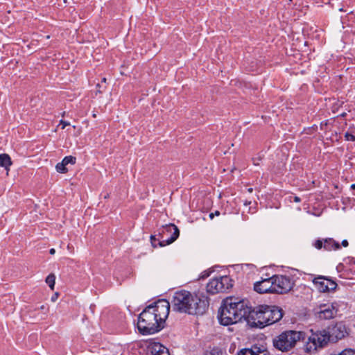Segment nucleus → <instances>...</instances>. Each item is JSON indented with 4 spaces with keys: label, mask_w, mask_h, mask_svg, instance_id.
I'll use <instances>...</instances> for the list:
<instances>
[{
    "label": "nucleus",
    "mask_w": 355,
    "mask_h": 355,
    "mask_svg": "<svg viewBox=\"0 0 355 355\" xmlns=\"http://www.w3.org/2000/svg\"><path fill=\"white\" fill-rule=\"evenodd\" d=\"M174 311L191 315H202L208 309L209 298L203 294L196 295L186 290L174 293L171 300Z\"/></svg>",
    "instance_id": "f257e3e1"
},
{
    "label": "nucleus",
    "mask_w": 355,
    "mask_h": 355,
    "mask_svg": "<svg viewBox=\"0 0 355 355\" xmlns=\"http://www.w3.org/2000/svg\"><path fill=\"white\" fill-rule=\"evenodd\" d=\"M284 315V311L278 306L259 305L253 309L250 308L247 322L251 327L263 329L278 322Z\"/></svg>",
    "instance_id": "f03ea898"
},
{
    "label": "nucleus",
    "mask_w": 355,
    "mask_h": 355,
    "mask_svg": "<svg viewBox=\"0 0 355 355\" xmlns=\"http://www.w3.org/2000/svg\"><path fill=\"white\" fill-rule=\"evenodd\" d=\"M311 335L308 338L309 341L306 347L309 352L323 347L329 341L336 343L348 335L347 329L342 322L329 327L328 331L323 329L314 331L311 329Z\"/></svg>",
    "instance_id": "7ed1b4c3"
},
{
    "label": "nucleus",
    "mask_w": 355,
    "mask_h": 355,
    "mask_svg": "<svg viewBox=\"0 0 355 355\" xmlns=\"http://www.w3.org/2000/svg\"><path fill=\"white\" fill-rule=\"evenodd\" d=\"M236 300L233 298H227L223 300L218 313V318L222 325L235 324L243 318L247 321L250 307L247 306L243 301Z\"/></svg>",
    "instance_id": "20e7f679"
},
{
    "label": "nucleus",
    "mask_w": 355,
    "mask_h": 355,
    "mask_svg": "<svg viewBox=\"0 0 355 355\" xmlns=\"http://www.w3.org/2000/svg\"><path fill=\"white\" fill-rule=\"evenodd\" d=\"M152 309L147 306L139 315L137 325L139 332L142 335L154 334L164 327V325L158 321Z\"/></svg>",
    "instance_id": "39448f33"
},
{
    "label": "nucleus",
    "mask_w": 355,
    "mask_h": 355,
    "mask_svg": "<svg viewBox=\"0 0 355 355\" xmlns=\"http://www.w3.org/2000/svg\"><path fill=\"white\" fill-rule=\"evenodd\" d=\"M304 339V332L286 330L272 338V345L276 349L288 352L295 347L298 341Z\"/></svg>",
    "instance_id": "423d86ee"
},
{
    "label": "nucleus",
    "mask_w": 355,
    "mask_h": 355,
    "mask_svg": "<svg viewBox=\"0 0 355 355\" xmlns=\"http://www.w3.org/2000/svg\"><path fill=\"white\" fill-rule=\"evenodd\" d=\"M233 286V280L227 275L214 277L207 283L206 288L209 294L214 295L227 291Z\"/></svg>",
    "instance_id": "0eeeda50"
},
{
    "label": "nucleus",
    "mask_w": 355,
    "mask_h": 355,
    "mask_svg": "<svg viewBox=\"0 0 355 355\" xmlns=\"http://www.w3.org/2000/svg\"><path fill=\"white\" fill-rule=\"evenodd\" d=\"M179 235L180 230L175 225L170 223L162 226L159 230L158 245L163 247L171 244L179 237Z\"/></svg>",
    "instance_id": "6e6552de"
},
{
    "label": "nucleus",
    "mask_w": 355,
    "mask_h": 355,
    "mask_svg": "<svg viewBox=\"0 0 355 355\" xmlns=\"http://www.w3.org/2000/svg\"><path fill=\"white\" fill-rule=\"evenodd\" d=\"M274 281V293L284 294L288 293L294 286L293 279L287 275H275L272 276Z\"/></svg>",
    "instance_id": "1a4fd4ad"
},
{
    "label": "nucleus",
    "mask_w": 355,
    "mask_h": 355,
    "mask_svg": "<svg viewBox=\"0 0 355 355\" xmlns=\"http://www.w3.org/2000/svg\"><path fill=\"white\" fill-rule=\"evenodd\" d=\"M170 302L165 300L161 299L150 304L148 306L152 307L153 312L158 318V321L164 325L165 320L168 318L171 307Z\"/></svg>",
    "instance_id": "9d476101"
},
{
    "label": "nucleus",
    "mask_w": 355,
    "mask_h": 355,
    "mask_svg": "<svg viewBox=\"0 0 355 355\" xmlns=\"http://www.w3.org/2000/svg\"><path fill=\"white\" fill-rule=\"evenodd\" d=\"M312 282L320 293L333 292L337 288L336 282L327 276L318 275L314 277Z\"/></svg>",
    "instance_id": "9b49d317"
},
{
    "label": "nucleus",
    "mask_w": 355,
    "mask_h": 355,
    "mask_svg": "<svg viewBox=\"0 0 355 355\" xmlns=\"http://www.w3.org/2000/svg\"><path fill=\"white\" fill-rule=\"evenodd\" d=\"M313 246L317 250L323 248L327 251L338 250L340 249V244L332 238L318 239L313 243Z\"/></svg>",
    "instance_id": "f8f14e48"
},
{
    "label": "nucleus",
    "mask_w": 355,
    "mask_h": 355,
    "mask_svg": "<svg viewBox=\"0 0 355 355\" xmlns=\"http://www.w3.org/2000/svg\"><path fill=\"white\" fill-rule=\"evenodd\" d=\"M274 281L271 277L262 279L254 284V290L259 293H274Z\"/></svg>",
    "instance_id": "ddd939ff"
},
{
    "label": "nucleus",
    "mask_w": 355,
    "mask_h": 355,
    "mask_svg": "<svg viewBox=\"0 0 355 355\" xmlns=\"http://www.w3.org/2000/svg\"><path fill=\"white\" fill-rule=\"evenodd\" d=\"M336 311L333 305L322 304L320 306V311L317 315L320 319L329 320L334 317Z\"/></svg>",
    "instance_id": "4468645a"
},
{
    "label": "nucleus",
    "mask_w": 355,
    "mask_h": 355,
    "mask_svg": "<svg viewBox=\"0 0 355 355\" xmlns=\"http://www.w3.org/2000/svg\"><path fill=\"white\" fill-rule=\"evenodd\" d=\"M76 158L75 157L71 155L66 156L63 158L61 162H59L56 164V171L60 173H66L68 172V169L66 167L67 165H68L69 164L73 165L76 164Z\"/></svg>",
    "instance_id": "2eb2a0df"
},
{
    "label": "nucleus",
    "mask_w": 355,
    "mask_h": 355,
    "mask_svg": "<svg viewBox=\"0 0 355 355\" xmlns=\"http://www.w3.org/2000/svg\"><path fill=\"white\" fill-rule=\"evenodd\" d=\"M150 355H170L167 349L162 345H155L150 349Z\"/></svg>",
    "instance_id": "dca6fc26"
},
{
    "label": "nucleus",
    "mask_w": 355,
    "mask_h": 355,
    "mask_svg": "<svg viewBox=\"0 0 355 355\" xmlns=\"http://www.w3.org/2000/svg\"><path fill=\"white\" fill-rule=\"evenodd\" d=\"M260 352L257 345H253L251 348H244L238 352L237 355H256Z\"/></svg>",
    "instance_id": "f3484780"
},
{
    "label": "nucleus",
    "mask_w": 355,
    "mask_h": 355,
    "mask_svg": "<svg viewBox=\"0 0 355 355\" xmlns=\"http://www.w3.org/2000/svg\"><path fill=\"white\" fill-rule=\"evenodd\" d=\"M12 164L10 156L8 154L0 155V166L4 167L6 169Z\"/></svg>",
    "instance_id": "a211bd4d"
},
{
    "label": "nucleus",
    "mask_w": 355,
    "mask_h": 355,
    "mask_svg": "<svg viewBox=\"0 0 355 355\" xmlns=\"http://www.w3.org/2000/svg\"><path fill=\"white\" fill-rule=\"evenodd\" d=\"M55 276L53 274L49 275L46 278V283L49 285L51 289L54 290Z\"/></svg>",
    "instance_id": "6ab92c4d"
},
{
    "label": "nucleus",
    "mask_w": 355,
    "mask_h": 355,
    "mask_svg": "<svg viewBox=\"0 0 355 355\" xmlns=\"http://www.w3.org/2000/svg\"><path fill=\"white\" fill-rule=\"evenodd\" d=\"M224 352L218 348V347H214L212 349L207 355H224Z\"/></svg>",
    "instance_id": "aec40b11"
},
{
    "label": "nucleus",
    "mask_w": 355,
    "mask_h": 355,
    "mask_svg": "<svg viewBox=\"0 0 355 355\" xmlns=\"http://www.w3.org/2000/svg\"><path fill=\"white\" fill-rule=\"evenodd\" d=\"M260 352L256 353V355H270L268 351L263 346H258Z\"/></svg>",
    "instance_id": "412c9836"
},
{
    "label": "nucleus",
    "mask_w": 355,
    "mask_h": 355,
    "mask_svg": "<svg viewBox=\"0 0 355 355\" xmlns=\"http://www.w3.org/2000/svg\"><path fill=\"white\" fill-rule=\"evenodd\" d=\"M338 355H355V350L346 349L341 352Z\"/></svg>",
    "instance_id": "4be33fe9"
},
{
    "label": "nucleus",
    "mask_w": 355,
    "mask_h": 355,
    "mask_svg": "<svg viewBox=\"0 0 355 355\" xmlns=\"http://www.w3.org/2000/svg\"><path fill=\"white\" fill-rule=\"evenodd\" d=\"M345 138L347 141H355V135L347 132L345 134Z\"/></svg>",
    "instance_id": "5701e85b"
},
{
    "label": "nucleus",
    "mask_w": 355,
    "mask_h": 355,
    "mask_svg": "<svg viewBox=\"0 0 355 355\" xmlns=\"http://www.w3.org/2000/svg\"><path fill=\"white\" fill-rule=\"evenodd\" d=\"M261 160V157L260 156L257 157L252 158L253 164L255 166L259 165V162Z\"/></svg>",
    "instance_id": "b1692460"
},
{
    "label": "nucleus",
    "mask_w": 355,
    "mask_h": 355,
    "mask_svg": "<svg viewBox=\"0 0 355 355\" xmlns=\"http://www.w3.org/2000/svg\"><path fill=\"white\" fill-rule=\"evenodd\" d=\"M156 241H157V239L155 238V236L151 235L150 236V241H151L153 247H154V248L157 247Z\"/></svg>",
    "instance_id": "393cba45"
},
{
    "label": "nucleus",
    "mask_w": 355,
    "mask_h": 355,
    "mask_svg": "<svg viewBox=\"0 0 355 355\" xmlns=\"http://www.w3.org/2000/svg\"><path fill=\"white\" fill-rule=\"evenodd\" d=\"M60 125H62V129H64L65 127L70 125L69 122L61 120L60 121Z\"/></svg>",
    "instance_id": "a878e982"
},
{
    "label": "nucleus",
    "mask_w": 355,
    "mask_h": 355,
    "mask_svg": "<svg viewBox=\"0 0 355 355\" xmlns=\"http://www.w3.org/2000/svg\"><path fill=\"white\" fill-rule=\"evenodd\" d=\"M210 272L204 271L200 276V279H205L209 276Z\"/></svg>",
    "instance_id": "bb28decb"
},
{
    "label": "nucleus",
    "mask_w": 355,
    "mask_h": 355,
    "mask_svg": "<svg viewBox=\"0 0 355 355\" xmlns=\"http://www.w3.org/2000/svg\"><path fill=\"white\" fill-rule=\"evenodd\" d=\"M341 245H342L343 247H345V248H346V247H347V246L349 245V243H348V241H347L346 239H345V240H343V241H342Z\"/></svg>",
    "instance_id": "cd10ccee"
},
{
    "label": "nucleus",
    "mask_w": 355,
    "mask_h": 355,
    "mask_svg": "<svg viewBox=\"0 0 355 355\" xmlns=\"http://www.w3.org/2000/svg\"><path fill=\"white\" fill-rule=\"evenodd\" d=\"M293 201L295 202H300L301 201V198L298 196H295L293 198Z\"/></svg>",
    "instance_id": "c85d7f7f"
},
{
    "label": "nucleus",
    "mask_w": 355,
    "mask_h": 355,
    "mask_svg": "<svg viewBox=\"0 0 355 355\" xmlns=\"http://www.w3.org/2000/svg\"><path fill=\"white\" fill-rule=\"evenodd\" d=\"M58 293H55V295L52 296L51 301L55 302L58 298Z\"/></svg>",
    "instance_id": "c756f323"
},
{
    "label": "nucleus",
    "mask_w": 355,
    "mask_h": 355,
    "mask_svg": "<svg viewBox=\"0 0 355 355\" xmlns=\"http://www.w3.org/2000/svg\"><path fill=\"white\" fill-rule=\"evenodd\" d=\"M213 214L214 215V216H218L220 214V213L219 211L216 210L214 212H213Z\"/></svg>",
    "instance_id": "7c9ffc66"
},
{
    "label": "nucleus",
    "mask_w": 355,
    "mask_h": 355,
    "mask_svg": "<svg viewBox=\"0 0 355 355\" xmlns=\"http://www.w3.org/2000/svg\"><path fill=\"white\" fill-rule=\"evenodd\" d=\"M49 253H50L51 254H54L55 253V249H54V248H51V249H50V250H49Z\"/></svg>",
    "instance_id": "2f4dec72"
},
{
    "label": "nucleus",
    "mask_w": 355,
    "mask_h": 355,
    "mask_svg": "<svg viewBox=\"0 0 355 355\" xmlns=\"http://www.w3.org/2000/svg\"><path fill=\"white\" fill-rule=\"evenodd\" d=\"M214 215L213 214V212H212V213H210V214H209V218H210L211 219H213V218H214Z\"/></svg>",
    "instance_id": "473e14b6"
},
{
    "label": "nucleus",
    "mask_w": 355,
    "mask_h": 355,
    "mask_svg": "<svg viewBox=\"0 0 355 355\" xmlns=\"http://www.w3.org/2000/svg\"><path fill=\"white\" fill-rule=\"evenodd\" d=\"M351 189L355 190V184L351 185Z\"/></svg>",
    "instance_id": "72a5a7b5"
},
{
    "label": "nucleus",
    "mask_w": 355,
    "mask_h": 355,
    "mask_svg": "<svg viewBox=\"0 0 355 355\" xmlns=\"http://www.w3.org/2000/svg\"><path fill=\"white\" fill-rule=\"evenodd\" d=\"M71 248H73V246L70 245L69 244L67 245V249L70 250Z\"/></svg>",
    "instance_id": "f704fd0d"
},
{
    "label": "nucleus",
    "mask_w": 355,
    "mask_h": 355,
    "mask_svg": "<svg viewBox=\"0 0 355 355\" xmlns=\"http://www.w3.org/2000/svg\"><path fill=\"white\" fill-rule=\"evenodd\" d=\"M250 203H251V202H250V201H249V202L246 201V202L244 203V205H250Z\"/></svg>",
    "instance_id": "c9c22d12"
},
{
    "label": "nucleus",
    "mask_w": 355,
    "mask_h": 355,
    "mask_svg": "<svg viewBox=\"0 0 355 355\" xmlns=\"http://www.w3.org/2000/svg\"><path fill=\"white\" fill-rule=\"evenodd\" d=\"M102 82H103V83H106V78H102Z\"/></svg>",
    "instance_id": "e433bc0d"
},
{
    "label": "nucleus",
    "mask_w": 355,
    "mask_h": 355,
    "mask_svg": "<svg viewBox=\"0 0 355 355\" xmlns=\"http://www.w3.org/2000/svg\"><path fill=\"white\" fill-rule=\"evenodd\" d=\"M248 190L249 192H252V191H253L252 188H249Z\"/></svg>",
    "instance_id": "4c0bfd02"
},
{
    "label": "nucleus",
    "mask_w": 355,
    "mask_h": 355,
    "mask_svg": "<svg viewBox=\"0 0 355 355\" xmlns=\"http://www.w3.org/2000/svg\"><path fill=\"white\" fill-rule=\"evenodd\" d=\"M40 309H45V306H44V305H42V306H40Z\"/></svg>",
    "instance_id": "58836bf2"
},
{
    "label": "nucleus",
    "mask_w": 355,
    "mask_h": 355,
    "mask_svg": "<svg viewBox=\"0 0 355 355\" xmlns=\"http://www.w3.org/2000/svg\"><path fill=\"white\" fill-rule=\"evenodd\" d=\"M343 265L342 264H340L338 266H337V269L339 268L340 266H342Z\"/></svg>",
    "instance_id": "ea45409f"
},
{
    "label": "nucleus",
    "mask_w": 355,
    "mask_h": 355,
    "mask_svg": "<svg viewBox=\"0 0 355 355\" xmlns=\"http://www.w3.org/2000/svg\"><path fill=\"white\" fill-rule=\"evenodd\" d=\"M331 355H338V354H331Z\"/></svg>",
    "instance_id": "a19ab883"
}]
</instances>
